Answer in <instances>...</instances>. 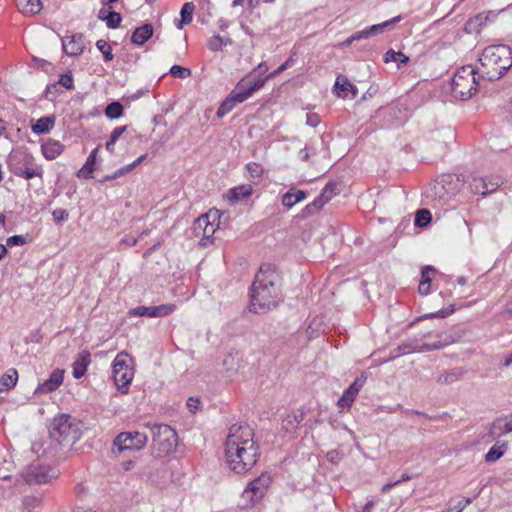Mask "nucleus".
Wrapping results in <instances>:
<instances>
[{
	"instance_id": "nucleus-40",
	"label": "nucleus",
	"mask_w": 512,
	"mask_h": 512,
	"mask_svg": "<svg viewBox=\"0 0 512 512\" xmlns=\"http://www.w3.org/2000/svg\"><path fill=\"white\" fill-rule=\"evenodd\" d=\"M121 22V16L119 13L110 11V13L107 14V26L111 29H115L119 27Z\"/></svg>"
},
{
	"instance_id": "nucleus-38",
	"label": "nucleus",
	"mask_w": 512,
	"mask_h": 512,
	"mask_svg": "<svg viewBox=\"0 0 512 512\" xmlns=\"http://www.w3.org/2000/svg\"><path fill=\"white\" fill-rule=\"evenodd\" d=\"M170 74L175 78L186 79L190 77L191 71L189 68L180 65H173L170 69Z\"/></svg>"
},
{
	"instance_id": "nucleus-25",
	"label": "nucleus",
	"mask_w": 512,
	"mask_h": 512,
	"mask_svg": "<svg viewBox=\"0 0 512 512\" xmlns=\"http://www.w3.org/2000/svg\"><path fill=\"white\" fill-rule=\"evenodd\" d=\"M55 124L54 116H45L38 119L35 123H32L31 129L35 134L48 133Z\"/></svg>"
},
{
	"instance_id": "nucleus-51",
	"label": "nucleus",
	"mask_w": 512,
	"mask_h": 512,
	"mask_svg": "<svg viewBox=\"0 0 512 512\" xmlns=\"http://www.w3.org/2000/svg\"><path fill=\"white\" fill-rule=\"evenodd\" d=\"M457 379V376L455 373H446L444 375H441L438 378V382L440 383H452Z\"/></svg>"
},
{
	"instance_id": "nucleus-61",
	"label": "nucleus",
	"mask_w": 512,
	"mask_h": 512,
	"mask_svg": "<svg viewBox=\"0 0 512 512\" xmlns=\"http://www.w3.org/2000/svg\"><path fill=\"white\" fill-rule=\"evenodd\" d=\"M114 145H115V142H112V140H108L106 142V150L109 151L110 153H113L114 152Z\"/></svg>"
},
{
	"instance_id": "nucleus-56",
	"label": "nucleus",
	"mask_w": 512,
	"mask_h": 512,
	"mask_svg": "<svg viewBox=\"0 0 512 512\" xmlns=\"http://www.w3.org/2000/svg\"><path fill=\"white\" fill-rule=\"evenodd\" d=\"M352 403H353V401H351L350 399L345 398L344 396H342V397L338 400V406H339L341 409L350 408V406L352 405Z\"/></svg>"
},
{
	"instance_id": "nucleus-24",
	"label": "nucleus",
	"mask_w": 512,
	"mask_h": 512,
	"mask_svg": "<svg viewBox=\"0 0 512 512\" xmlns=\"http://www.w3.org/2000/svg\"><path fill=\"white\" fill-rule=\"evenodd\" d=\"M306 198V192L291 188L282 196V204L287 208H292L297 203L303 201Z\"/></svg>"
},
{
	"instance_id": "nucleus-30",
	"label": "nucleus",
	"mask_w": 512,
	"mask_h": 512,
	"mask_svg": "<svg viewBox=\"0 0 512 512\" xmlns=\"http://www.w3.org/2000/svg\"><path fill=\"white\" fill-rule=\"evenodd\" d=\"M471 190L475 194L486 195V194H489V193L495 191V188L489 189L488 183L484 179L474 178L471 183Z\"/></svg>"
},
{
	"instance_id": "nucleus-36",
	"label": "nucleus",
	"mask_w": 512,
	"mask_h": 512,
	"mask_svg": "<svg viewBox=\"0 0 512 512\" xmlns=\"http://www.w3.org/2000/svg\"><path fill=\"white\" fill-rule=\"evenodd\" d=\"M96 47L103 54L104 60L109 62L113 59L112 48L109 43L103 39L96 42Z\"/></svg>"
},
{
	"instance_id": "nucleus-42",
	"label": "nucleus",
	"mask_w": 512,
	"mask_h": 512,
	"mask_svg": "<svg viewBox=\"0 0 512 512\" xmlns=\"http://www.w3.org/2000/svg\"><path fill=\"white\" fill-rule=\"evenodd\" d=\"M27 243V238L23 235H14L6 240V246L13 247V246H21Z\"/></svg>"
},
{
	"instance_id": "nucleus-7",
	"label": "nucleus",
	"mask_w": 512,
	"mask_h": 512,
	"mask_svg": "<svg viewBox=\"0 0 512 512\" xmlns=\"http://www.w3.org/2000/svg\"><path fill=\"white\" fill-rule=\"evenodd\" d=\"M114 383L122 394H126L134 378L133 359L125 352L117 354L112 365Z\"/></svg>"
},
{
	"instance_id": "nucleus-47",
	"label": "nucleus",
	"mask_w": 512,
	"mask_h": 512,
	"mask_svg": "<svg viewBox=\"0 0 512 512\" xmlns=\"http://www.w3.org/2000/svg\"><path fill=\"white\" fill-rule=\"evenodd\" d=\"M127 129V126H119V127H116L112 132H111V135H110V140H112V142H115L120 138V136L126 131Z\"/></svg>"
},
{
	"instance_id": "nucleus-15",
	"label": "nucleus",
	"mask_w": 512,
	"mask_h": 512,
	"mask_svg": "<svg viewBox=\"0 0 512 512\" xmlns=\"http://www.w3.org/2000/svg\"><path fill=\"white\" fill-rule=\"evenodd\" d=\"M63 51L69 56L81 55L84 51L83 34H73L62 39Z\"/></svg>"
},
{
	"instance_id": "nucleus-63",
	"label": "nucleus",
	"mask_w": 512,
	"mask_h": 512,
	"mask_svg": "<svg viewBox=\"0 0 512 512\" xmlns=\"http://www.w3.org/2000/svg\"><path fill=\"white\" fill-rule=\"evenodd\" d=\"M267 69H268V68H267V65H266V63H265V62H261V63L258 65V67H257V70H259L261 74H262V73H265V72L267 71Z\"/></svg>"
},
{
	"instance_id": "nucleus-48",
	"label": "nucleus",
	"mask_w": 512,
	"mask_h": 512,
	"mask_svg": "<svg viewBox=\"0 0 512 512\" xmlns=\"http://www.w3.org/2000/svg\"><path fill=\"white\" fill-rule=\"evenodd\" d=\"M434 272H435V269L433 267H431V266L425 267L422 270L420 282H427V283L431 284L430 273H434Z\"/></svg>"
},
{
	"instance_id": "nucleus-14",
	"label": "nucleus",
	"mask_w": 512,
	"mask_h": 512,
	"mask_svg": "<svg viewBox=\"0 0 512 512\" xmlns=\"http://www.w3.org/2000/svg\"><path fill=\"white\" fill-rule=\"evenodd\" d=\"M401 20V16H396L390 20L384 21L380 24L372 25L371 27L358 31L352 35V40L358 41L367 39L369 37L382 34L387 30H391L393 26Z\"/></svg>"
},
{
	"instance_id": "nucleus-54",
	"label": "nucleus",
	"mask_w": 512,
	"mask_h": 512,
	"mask_svg": "<svg viewBox=\"0 0 512 512\" xmlns=\"http://www.w3.org/2000/svg\"><path fill=\"white\" fill-rule=\"evenodd\" d=\"M464 508L465 505L463 504V501H458L456 505L449 506L446 512H462Z\"/></svg>"
},
{
	"instance_id": "nucleus-26",
	"label": "nucleus",
	"mask_w": 512,
	"mask_h": 512,
	"mask_svg": "<svg viewBox=\"0 0 512 512\" xmlns=\"http://www.w3.org/2000/svg\"><path fill=\"white\" fill-rule=\"evenodd\" d=\"M17 10L24 16H32L41 12L42 2H17Z\"/></svg>"
},
{
	"instance_id": "nucleus-9",
	"label": "nucleus",
	"mask_w": 512,
	"mask_h": 512,
	"mask_svg": "<svg viewBox=\"0 0 512 512\" xmlns=\"http://www.w3.org/2000/svg\"><path fill=\"white\" fill-rule=\"evenodd\" d=\"M28 484H47L58 477L55 469L39 462L31 463L21 474Z\"/></svg>"
},
{
	"instance_id": "nucleus-12",
	"label": "nucleus",
	"mask_w": 512,
	"mask_h": 512,
	"mask_svg": "<svg viewBox=\"0 0 512 512\" xmlns=\"http://www.w3.org/2000/svg\"><path fill=\"white\" fill-rule=\"evenodd\" d=\"M269 483L270 478L267 475H262L249 483L242 496L255 502L264 496Z\"/></svg>"
},
{
	"instance_id": "nucleus-27",
	"label": "nucleus",
	"mask_w": 512,
	"mask_h": 512,
	"mask_svg": "<svg viewBox=\"0 0 512 512\" xmlns=\"http://www.w3.org/2000/svg\"><path fill=\"white\" fill-rule=\"evenodd\" d=\"M231 44L232 41L229 37H221L219 35H214L210 37L207 42L208 48L213 52L221 51L223 47H226Z\"/></svg>"
},
{
	"instance_id": "nucleus-20",
	"label": "nucleus",
	"mask_w": 512,
	"mask_h": 512,
	"mask_svg": "<svg viewBox=\"0 0 512 512\" xmlns=\"http://www.w3.org/2000/svg\"><path fill=\"white\" fill-rule=\"evenodd\" d=\"M153 35V27L151 24H144L136 28L131 36V42L137 46H142Z\"/></svg>"
},
{
	"instance_id": "nucleus-6",
	"label": "nucleus",
	"mask_w": 512,
	"mask_h": 512,
	"mask_svg": "<svg viewBox=\"0 0 512 512\" xmlns=\"http://www.w3.org/2000/svg\"><path fill=\"white\" fill-rule=\"evenodd\" d=\"M51 435L61 444L73 445L82 436L79 423L69 415H61L54 420Z\"/></svg>"
},
{
	"instance_id": "nucleus-23",
	"label": "nucleus",
	"mask_w": 512,
	"mask_h": 512,
	"mask_svg": "<svg viewBox=\"0 0 512 512\" xmlns=\"http://www.w3.org/2000/svg\"><path fill=\"white\" fill-rule=\"evenodd\" d=\"M41 149L46 159L53 160L62 153L64 146L57 140L49 139L42 145Z\"/></svg>"
},
{
	"instance_id": "nucleus-17",
	"label": "nucleus",
	"mask_w": 512,
	"mask_h": 512,
	"mask_svg": "<svg viewBox=\"0 0 512 512\" xmlns=\"http://www.w3.org/2000/svg\"><path fill=\"white\" fill-rule=\"evenodd\" d=\"M65 371L63 369H55L49 379L45 380L42 384H40L36 393H50L59 388V386L63 383Z\"/></svg>"
},
{
	"instance_id": "nucleus-13",
	"label": "nucleus",
	"mask_w": 512,
	"mask_h": 512,
	"mask_svg": "<svg viewBox=\"0 0 512 512\" xmlns=\"http://www.w3.org/2000/svg\"><path fill=\"white\" fill-rule=\"evenodd\" d=\"M175 309L172 304H161L158 306H138L129 311L132 316H147L151 318L163 317L171 314Z\"/></svg>"
},
{
	"instance_id": "nucleus-45",
	"label": "nucleus",
	"mask_w": 512,
	"mask_h": 512,
	"mask_svg": "<svg viewBox=\"0 0 512 512\" xmlns=\"http://www.w3.org/2000/svg\"><path fill=\"white\" fill-rule=\"evenodd\" d=\"M59 84L65 87L66 89H73V78L70 74L61 75L59 79Z\"/></svg>"
},
{
	"instance_id": "nucleus-22",
	"label": "nucleus",
	"mask_w": 512,
	"mask_h": 512,
	"mask_svg": "<svg viewBox=\"0 0 512 512\" xmlns=\"http://www.w3.org/2000/svg\"><path fill=\"white\" fill-rule=\"evenodd\" d=\"M99 148L96 147L91 151L90 155L86 159V162L81 167V169L77 172V177L81 179H89L92 178V173L95 170L96 158L98 154Z\"/></svg>"
},
{
	"instance_id": "nucleus-53",
	"label": "nucleus",
	"mask_w": 512,
	"mask_h": 512,
	"mask_svg": "<svg viewBox=\"0 0 512 512\" xmlns=\"http://www.w3.org/2000/svg\"><path fill=\"white\" fill-rule=\"evenodd\" d=\"M430 285L427 282H420L418 286V291L421 295H428L430 292Z\"/></svg>"
},
{
	"instance_id": "nucleus-57",
	"label": "nucleus",
	"mask_w": 512,
	"mask_h": 512,
	"mask_svg": "<svg viewBox=\"0 0 512 512\" xmlns=\"http://www.w3.org/2000/svg\"><path fill=\"white\" fill-rule=\"evenodd\" d=\"M352 403H353V401H351L350 399L345 398L344 396H342V397L338 400V406H339L341 409L350 408V406L352 405Z\"/></svg>"
},
{
	"instance_id": "nucleus-41",
	"label": "nucleus",
	"mask_w": 512,
	"mask_h": 512,
	"mask_svg": "<svg viewBox=\"0 0 512 512\" xmlns=\"http://www.w3.org/2000/svg\"><path fill=\"white\" fill-rule=\"evenodd\" d=\"M359 391H360V385H358L357 381H355L348 387V389L343 393L342 396H344L345 398L350 399L351 401L354 402Z\"/></svg>"
},
{
	"instance_id": "nucleus-19",
	"label": "nucleus",
	"mask_w": 512,
	"mask_h": 512,
	"mask_svg": "<svg viewBox=\"0 0 512 512\" xmlns=\"http://www.w3.org/2000/svg\"><path fill=\"white\" fill-rule=\"evenodd\" d=\"M91 363V354L87 350L78 353L76 360L73 363V376L76 379L83 377Z\"/></svg>"
},
{
	"instance_id": "nucleus-33",
	"label": "nucleus",
	"mask_w": 512,
	"mask_h": 512,
	"mask_svg": "<svg viewBox=\"0 0 512 512\" xmlns=\"http://www.w3.org/2000/svg\"><path fill=\"white\" fill-rule=\"evenodd\" d=\"M192 2H185L184 6L181 9V19L175 20L176 26L178 29L183 27V24H187L192 20Z\"/></svg>"
},
{
	"instance_id": "nucleus-29",
	"label": "nucleus",
	"mask_w": 512,
	"mask_h": 512,
	"mask_svg": "<svg viewBox=\"0 0 512 512\" xmlns=\"http://www.w3.org/2000/svg\"><path fill=\"white\" fill-rule=\"evenodd\" d=\"M506 443L497 442L494 446H492L489 451L485 455V460L487 462H494L502 457L506 450Z\"/></svg>"
},
{
	"instance_id": "nucleus-21",
	"label": "nucleus",
	"mask_w": 512,
	"mask_h": 512,
	"mask_svg": "<svg viewBox=\"0 0 512 512\" xmlns=\"http://www.w3.org/2000/svg\"><path fill=\"white\" fill-rule=\"evenodd\" d=\"M335 88L337 90V95L342 98H354L357 94V90L354 85L342 76L337 77Z\"/></svg>"
},
{
	"instance_id": "nucleus-37",
	"label": "nucleus",
	"mask_w": 512,
	"mask_h": 512,
	"mask_svg": "<svg viewBox=\"0 0 512 512\" xmlns=\"http://www.w3.org/2000/svg\"><path fill=\"white\" fill-rule=\"evenodd\" d=\"M431 221V213L429 210L421 209L416 212L415 225L424 227Z\"/></svg>"
},
{
	"instance_id": "nucleus-16",
	"label": "nucleus",
	"mask_w": 512,
	"mask_h": 512,
	"mask_svg": "<svg viewBox=\"0 0 512 512\" xmlns=\"http://www.w3.org/2000/svg\"><path fill=\"white\" fill-rule=\"evenodd\" d=\"M253 193V187L251 184H242L233 187L227 191L224 198L231 204L234 205L240 201H243L250 197Z\"/></svg>"
},
{
	"instance_id": "nucleus-10",
	"label": "nucleus",
	"mask_w": 512,
	"mask_h": 512,
	"mask_svg": "<svg viewBox=\"0 0 512 512\" xmlns=\"http://www.w3.org/2000/svg\"><path fill=\"white\" fill-rule=\"evenodd\" d=\"M215 218L216 214L209 212L202 214L194 221V238H200L199 245L202 247L212 243L211 238L216 231Z\"/></svg>"
},
{
	"instance_id": "nucleus-18",
	"label": "nucleus",
	"mask_w": 512,
	"mask_h": 512,
	"mask_svg": "<svg viewBox=\"0 0 512 512\" xmlns=\"http://www.w3.org/2000/svg\"><path fill=\"white\" fill-rule=\"evenodd\" d=\"M510 432H512V419L505 417L498 418L491 424L488 435L496 439Z\"/></svg>"
},
{
	"instance_id": "nucleus-59",
	"label": "nucleus",
	"mask_w": 512,
	"mask_h": 512,
	"mask_svg": "<svg viewBox=\"0 0 512 512\" xmlns=\"http://www.w3.org/2000/svg\"><path fill=\"white\" fill-rule=\"evenodd\" d=\"M299 155H300L301 160H303V161H308L310 158V153L307 148L300 150Z\"/></svg>"
},
{
	"instance_id": "nucleus-1",
	"label": "nucleus",
	"mask_w": 512,
	"mask_h": 512,
	"mask_svg": "<svg viewBox=\"0 0 512 512\" xmlns=\"http://www.w3.org/2000/svg\"><path fill=\"white\" fill-rule=\"evenodd\" d=\"M224 456L228 467L237 474L251 470L260 456L254 430L246 423L233 424L226 436Z\"/></svg>"
},
{
	"instance_id": "nucleus-3",
	"label": "nucleus",
	"mask_w": 512,
	"mask_h": 512,
	"mask_svg": "<svg viewBox=\"0 0 512 512\" xmlns=\"http://www.w3.org/2000/svg\"><path fill=\"white\" fill-rule=\"evenodd\" d=\"M290 62L291 60L288 59L275 71L269 73L266 76H259L258 78L255 79L253 78V72H251L245 77H243L236 84L235 88L230 92V94L225 98V100L221 103L217 111V116H225L226 114L231 112L236 105L246 101L255 91L261 89L268 79L275 78L277 75L285 71L289 67Z\"/></svg>"
},
{
	"instance_id": "nucleus-2",
	"label": "nucleus",
	"mask_w": 512,
	"mask_h": 512,
	"mask_svg": "<svg viewBox=\"0 0 512 512\" xmlns=\"http://www.w3.org/2000/svg\"><path fill=\"white\" fill-rule=\"evenodd\" d=\"M280 302V277L269 264H263L254 279L250 292V311L263 314Z\"/></svg>"
},
{
	"instance_id": "nucleus-32",
	"label": "nucleus",
	"mask_w": 512,
	"mask_h": 512,
	"mask_svg": "<svg viewBox=\"0 0 512 512\" xmlns=\"http://www.w3.org/2000/svg\"><path fill=\"white\" fill-rule=\"evenodd\" d=\"M449 343H451V341L447 337H445V339L438 340L437 342L423 343L421 345H417V346L413 347V351L421 352V351H429V350H433V349H440V348L447 346Z\"/></svg>"
},
{
	"instance_id": "nucleus-55",
	"label": "nucleus",
	"mask_w": 512,
	"mask_h": 512,
	"mask_svg": "<svg viewBox=\"0 0 512 512\" xmlns=\"http://www.w3.org/2000/svg\"><path fill=\"white\" fill-rule=\"evenodd\" d=\"M352 403H353V401H351L350 399L345 398L344 396H342V397L338 400V406H339L341 409L350 408V406L352 405Z\"/></svg>"
},
{
	"instance_id": "nucleus-11",
	"label": "nucleus",
	"mask_w": 512,
	"mask_h": 512,
	"mask_svg": "<svg viewBox=\"0 0 512 512\" xmlns=\"http://www.w3.org/2000/svg\"><path fill=\"white\" fill-rule=\"evenodd\" d=\"M148 441L146 434L135 431V432H122L114 440V446L117 447L118 451L124 450H141L144 448Z\"/></svg>"
},
{
	"instance_id": "nucleus-35",
	"label": "nucleus",
	"mask_w": 512,
	"mask_h": 512,
	"mask_svg": "<svg viewBox=\"0 0 512 512\" xmlns=\"http://www.w3.org/2000/svg\"><path fill=\"white\" fill-rule=\"evenodd\" d=\"M105 115L110 119H118L123 115V106L119 102H112L107 105Z\"/></svg>"
},
{
	"instance_id": "nucleus-49",
	"label": "nucleus",
	"mask_w": 512,
	"mask_h": 512,
	"mask_svg": "<svg viewBox=\"0 0 512 512\" xmlns=\"http://www.w3.org/2000/svg\"><path fill=\"white\" fill-rule=\"evenodd\" d=\"M306 123L311 127H316L320 123L319 115L316 113L307 114Z\"/></svg>"
},
{
	"instance_id": "nucleus-60",
	"label": "nucleus",
	"mask_w": 512,
	"mask_h": 512,
	"mask_svg": "<svg viewBox=\"0 0 512 512\" xmlns=\"http://www.w3.org/2000/svg\"><path fill=\"white\" fill-rule=\"evenodd\" d=\"M110 13V10L109 8H102L99 13H98V17L99 19L101 20H106L107 21V14Z\"/></svg>"
},
{
	"instance_id": "nucleus-43",
	"label": "nucleus",
	"mask_w": 512,
	"mask_h": 512,
	"mask_svg": "<svg viewBox=\"0 0 512 512\" xmlns=\"http://www.w3.org/2000/svg\"><path fill=\"white\" fill-rule=\"evenodd\" d=\"M24 179H32L34 177H41L42 170L41 169H34V168H26L19 174Z\"/></svg>"
},
{
	"instance_id": "nucleus-62",
	"label": "nucleus",
	"mask_w": 512,
	"mask_h": 512,
	"mask_svg": "<svg viewBox=\"0 0 512 512\" xmlns=\"http://www.w3.org/2000/svg\"><path fill=\"white\" fill-rule=\"evenodd\" d=\"M146 159V155H141L140 157H138L133 163H131L130 165H133V169L139 165L140 163H142L144 160Z\"/></svg>"
},
{
	"instance_id": "nucleus-52",
	"label": "nucleus",
	"mask_w": 512,
	"mask_h": 512,
	"mask_svg": "<svg viewBox=\"0 0 512 512\" xmlns=\"http://www.w3.org/2000/svg\"><path fill=\"white\" fill-rule=\"evenodd\" d=\"M453 312H454V306H450L447 309L440 310L437 313L431 314L430 316L431 317H441V318H444V317L452 314Z\"/></svg>"
},
{
	"instance_id": "nucleus-44",
	"label": "nucleus",
	"mask_w": 512,
	"mask_h": 512,
	"mask_svg": "<svg viewBox=\"0 0 512 512\" xmlns=\"http://www.w3.org/2000/svg\"><path fill=\"white\" fill-rule=\"evenodd\" d=\"M53 218L57 222L66 221L69 217V214L64 209H56L52 212Z\"/></svg>"
},
{
	"instance_id": "nucleus-4",
	"label": "nucleus",
	"mask_w": 512,
	"mask_h": 512,
	"mask_svg": "<svg viewBox=\"0 0 512 512\" xmlns=\"http://www.w3.org/2000/svg\"><path fill=\"white\" fill-rule=\"evenodd\" d=\"M478 70L482 78L497 80L512 66V50L507 45H491L486 47L480 58Z\"/></svg>"
},
{
	"instance_id": "nucleus-46",
	"label": "nucleus",
	"mask_w": 512,
	"mask_h": 512,
	"mask_svg": "<svg viewBox=\"0 0 512 512\" xmlns=\"http://www.w3.org/2000/svg\"><path fill=\"white\" fill-rule=\"evenodd\" d=\"M223 366L227 371L234 370L236 367L235 357L232 354L226 355V357L223 359Z\"/></svg>"
},
{
	"instance_id": "nucleus-28",
	"label": "nucleus",
	"mask_w": 512,
	"mask_h": 512,
	"mask_svg": "<svg viewBox=\"0 0 512 512\" xmlns=\"http://www.w3.org/2000/svg\"><path fill=\"white\" fill-rule=\"evenodd\" d=\"M18 378L17 371L15 369L10 372L4 374L0 378V392L6 391L16 385Z\"/></svg>"
},
{
	"instance_id": "nucleus-64",
	"label": "nucleus",
	"mask_w": 512,
	"mask_h": 512,
	"mask_svg": "<svg viewBox=\"0 0 512 512\" xmlns=\"http://www.w3.org/2000/svg\"><path fill=\"white\" fill-rule=\"evenodd\" d=\"M374 506V503L372 501H369L366 503V505L363 508V512H371L372 508Z\"/></svg>"
},
{
	"instance_id": "nucleus-58",
	"label": "nucleus",
	"mask_w": 512,
	"mask_h": 512,
	"mask_svg": "<svg viewBox=\"0 0 512 512\" xmlns=\"http://www.w3.org/2000/svg\"><path fill=\"white\" fill-rule=\"evenodd\" d=\"M399 484H400V481H395V482H392V483H387V484L382 486L381 491L383 493H387V492L390 491L391 488H393V487H395V486H397Z\"/></svg>"
},
{
	"instance_id": "nucleus-8",
	"label": "nucleus",
	"mask_w": 512,
	"mask_h": 512,
	"mask_svg": "<svg viewBox=\"0 0 512 512\" xmlns=\"http://www.w3.org/2000/svg\"><path fill=\"white\" fill-rule=\"evenodd\" d=\"M152 430V443L154 448L162 454H168L173 451L177 434L166 424H154Z\"/></svg>"
},
{
	"instance_id": "nucleus-39",
	"label": "nucleus",
	"mask_w": 512,
	"mask_h": 512,
	"mask_svg": "<svg viewBox=\"0 0 512 512\" xmlns=\"http://www.w3.org/2000/svg\"><path fill=\"white\" fill-rule=\"evenodd\" d=\"M246 169L248 171V174H249V177L251 179H258L262 176L263 174V167L256 163V162H251V163H248L247 166H246Z\"/></svg>"
},
{
	"instance_id": "nucleus-31",
	"label": "nucleus",
	"mask_w": 512,
	"mask_h": 512,
	"mask_svg": "<svg viewBox=\"0 0 512 512\" xmlns=\"http://www.w3.org/2000/svg\"><path fill=\"white\" fill-rule=\"evenodd\" d=\"M331 194L332 192L329 191L328 187H326L323 193L306 208L310 211L321 209L331 199Z\"/></svg>"
},
{
	"instance_id": "nucleus-50",
	"label": "nucleus",
	"mask_w": 512,
	"mask_h": 512,
	"mask_svg": "<svg viewBox=\"0 0 512 512\" xmlns=\"http://www.w3.org/2000/svg\"><path fill=\"white\" fill-rule=\"evenodd\" d=\"M132 170H133V165L128 164V165L116 170L112 174V177H115V178L122 177L125 174H128L129 172H131Z\"/></svg>"
},
{
	"instance_id": "nucleus-5",
	"label": "nucleus",
	"mask_w": 512,
	"mask_h": 512,
	"mask_svg": "<svg viewBox=\"0 0 512 512\" xmlns=\"http://www.w3.org/2000/svg\"><path fill=\"white\" fill-rule=\"evenodd\" d=\"M476 70L471 65L461 67L452 78V94L456 99L467 100L476 94Z\"/></svg>"
},
{
	"instance_id": "nucleus-34",
	"label": "nucleus",
	"mask_w": 512,
	"mask_h": 512,
	"mask_svg": "<svg viewBox=\"0 0 512 512\" xmlns=\"http://www.w3.org/2000/svg\"><path fill=\"white\" fill-rule=\"evenodd\" d=\"M385 62H397L398 65L406 64L409 61V58L404 55L402 52H396L394 50H388L384 55Z\"/></svg>"
}]
</instances>
